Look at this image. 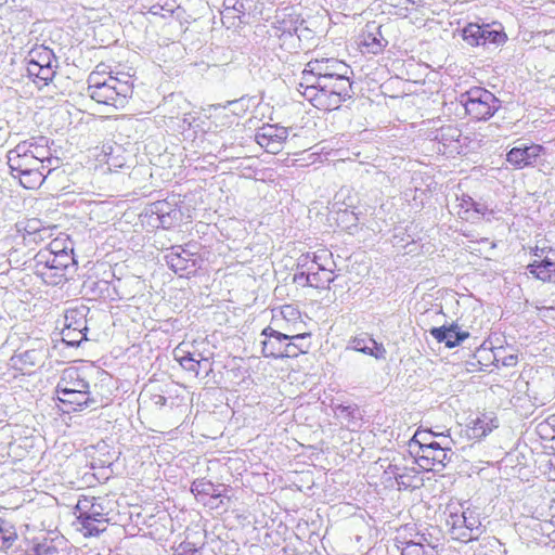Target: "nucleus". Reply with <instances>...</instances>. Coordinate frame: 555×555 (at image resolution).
<instances>
[{"label": "nucleus", "instance_id": "1", "mask_svg": "<svg viewBox=\"0 0 555 555\" xmlns=\"http://www.w3.org/2000/svg\"><path fill=\"white\" fill-rule=\"evenodd\" d=\"M351 67L336 57H317L310 60L300 77L297 91L323 111L338 108L343 102L352 98Z\"/></svg>", "mask_w": 555, "mask_h": 555}, {"label": "nucleus", "instance_id": "57", "mask_svg": "<svg viewBox=\"0 0 555 555\" xmlns=\"http://www.w3.org/2000/svg\"><path fill=\"white\" fill-rule=\"evenodd\" d=\"M306 271L309 272V274H315L317 264H314V262H312V266H309Z\"/></svg>", "mask_w": 555, "mask_h": 555}, {"label": "nucleus", "instance_id": "37", "mask_svg": "<svg viewBox=\"0 0 555 555\" xmlns=\"http://www.w3.org/2000/svg\"><path fill=\"white\" fill-rule=\"evenodd\" d=\"M178 360H179L180 365L184 370L194 373L195 376H197L199 374V369L202 366L209 365L208 359L196 360L192 357L191 353H188L186 356H182Z\"/></svg>", "mask_w": 555, "mask_h": 555}, {"label": "nucleus", "instance_id": "52", "mask_svg": "<svg viewBox=\"0 0 555 555\" xmlns=\"http://www.w3.org/2000/svg\"><path fill=\"white\" fill-rule=\"evenodd\" d=\"M395 479L399 486H403L404 488L411 487V483L406 480V476L404 474L396 473Z\"/></svg>", "mask_w": 555, "mask_h": 555}, {"label": "nucleus", "instance_id": "40", "mask_svg": "<svg viewBox=\"0 0 555 555\" xmlns=\"http://www.w3.org/2000/svg\"><path fill=\"white\" fill-rule=\"evenodd\" d=\"M24 230L28 235H34V241L43 240L46 234L50 232V229L41 228V222L38 219L28 220Z\"/></svg>", "mask_w": 555, "mask_h": 555}, {"label": "nucleus", "instance_id": "4", "mask_svg": "<svg viewBox=\"0 0 555 555\" xmlns=\"http://www.w3.org/2000/svg\"><path fill=\"white\" fill-rule=\"evenodd\" d=\"M447 511L446 525L449 527L452 539L467 543L482 534L480 515L476 509L448 506Z\"/></svg>", "mask_w": 555, "mask_h": 555}, {"label": "nucleus", "instance_id": "16", "mask_svg": "<svg viewBox=\"0 0 555 555\" xmlns=\"http://www.w3.org/2000/svg\"><path fill=\"white\" fill-rule=\"evenodd\" d=\"M387 40L380 33V26L375 23L367 24L359 38V46L363 53L377 54L386 47Z\"/></svg>", "mask_w": 555, "mask_h": 555}, {"label": "nucleus", "instance_id": "53", "mask_svg": "<svg viewBox=\"0 0 555 555\" xmlns=\"http://www.w3.org/2000/svg\"><path fill=\"white\" fill-rule=\"evenodd\" d=\"M517 360H518L517 356L511 354V356H507V357L503 358L502 364L504 366H514V365H516Z\"/></svg>", "mask_w": 555, "mask_h": 555}, {"label": "nucleus", "instance_id": "27", "mask_svg": "<svg viewBox=\"0 0 555 555\" xmlns=\"http://www.w3.org/2000/svg\"><path fill=\"white\" fill-rule=\"evenodd\" d=\"M70 262H64L59 266H55L51 269H44V271H39L38 274H36L38 278H40L46 284L48 285H61L64 282H66V270Z\"/></svg>", "mask_w": 555, "mask_h": 555}, {"label": "nucleus", "instance_id": "24", "mask_svg": "<svg viewBox=\"0 0 555 555\" xmlns=\"http://www.w3.org/2000/svg\"><path fill=\"white\" fill-rule=\"evenodd\" d=\"M499 426L498 418L490 414H481L467 425V436L470 439H481Z\"/></svg>", "mask_w": 555, "mask_h": 555}, {"label": "nucleus", "instance_id": "7", "mask_svg": "<svg viewBox=\"0 0 555 555\" xmlns=\"http://www.w3.org/2000/svg\"><path fill=\"white\" fill-rule=\"evenodd\" d=\"M424 434L417 430L413 437V442L418 443V450L415 452V463L426 472H440L451 461V449L449 446L437 441L423 442L420 438Z\"/></svg>", "mask_w": 555, "mask_h": 555}, {"label": "nucleus", "instance_id": "14", "mask_svg": "<svg viewBox=\"0 0 555 555\" xmlns=\"http://www.w3.org/2000/svg\"><path fill=\"white\" fill-rule=\"evenodd\" d=\"M543 146L539 144L513 147L506 155V160L515 168L521 169L533 165L541 155Z\"/></svg>", "mask_w": 555, "mask_h": 555}, {"label": "nucleus", "instance_id": "9", "mask_svg": "<svg viewBox=\"0 0 555 555\" xmlns=\"http://www.w3.org/2000/svg\"><path fill=\"white\" fill-rule=\"evenodd\" d=\"M431 140L436 142L437 151L443 155L452 156L464 152L465 143H463L462 132L453 125L437 129L433 132Z\"/></svg>", "mask_w": 555, "mask_h": 555}, {"label": "nucleus", "instance_id": "32", "mask_svg": "<svg viewBox=\"0 0 555 555\" xmlns=\"http://www.w3.org/2000/svg\"><path fill=\"white\" fill-rule=\"evenodd\" d=\"M191 491L195 496H198V495H208L211 498L220 496V492L218 491L217 486H215L211 481L206 480L204 478L194 480L191 485Z\"/></svg>", "mask_w": 555, "mask_h": 555}, {"label": "nucleus", "instance_id": "30", "mask_svg": "<svg viewBox=\"0 0 555 555\" xmlns=\"http://www.w3.org/2000/svg\"><path fill=\"white\" fill-rule=\"evenodd\" d=\"M423 541L427 540L422 537L418 541L403 542L401 546V555H434V546L429 543L424 544Z\"/></svg>", "mask_w": 555, "mask_h": 555}, {"label": "nucleus", "instance_id": "28", "mask_svg": "<svg viewBox=\"0 0 555 555\" xmlns=\"http://www.w3.org/2000/svg\"><path fill=\"white\" fill-rule=\"evenodd\" d=\"M13 177L20 179V183L25 188L29 190H34L36 188H39L43 181L47 179V175L43 173L42 170L38 169H30L25 172H18L14 173Z\"/></svg>", "mask_w": 555, "mask_h": 555}, {"label": "nucleus", "instance_id": "19", "mask_svg": "<svg viewBox=\"0 0 555 555\" xmlns=\"http://www.w3.org/2000/svg\"><path fill=\"white\" fill-rule=\"evenodd\" d=\"M347 349L362 352L377 360H384L387 353L383 344L377 343L367 335L352 337L348 343Z\"/></svg>", "mask_w": 555, "mask_h": 555}, {"label": "nucleus", "instance_id": "8", "mask_svg": "<svg viewBox=\"0 0 555 555\" xmlns=\"http://www.w3.org/2000/svg\"><path fill=\"white\" fill-rule=\"evenodd\" d=\"M168 267L180 276L194 274L201 267V257L189 249V246H172L165 255Z\"/></svg>", "mask_w": 555, "mask_h": 555}, {"label": "nucleus", "instance_id": "23", "mask_svg": "<svg viewBox=\"0 0 555 555\" xmlns=\"http://www.w3.org/2000/svg\"><path fill=\"white\" fill-rule=\"evenodd\" d=\"M527 270L542 282L555 283V251L545 256V259L533 260L527 266Z\"/></svg>", "mask_w": 555, "mask_h": 555}, {"label": "nucleus", "instance_id": "18", "mask_svg": "<svg viewBox=\"0 0 555 555\" xmlns=\"http://www.w3.org/2000/svg\"><path fill=\"white\" fill-rule=\"evenodd\" d=\"M273 323L287 332L300 331L304 322L301 320L300 311L293 305L282 306L276 312L273 313Z\"/></svg>", "mask_w": 555, "mask_h": 555}, {"label": "nucleus", "instance_id": "15", "mask_svg": "<svg viewBox=\"0 0 555 555\" xmlns=\"http://www.w3.org/2000/svg\"><path fill=\"white\" fill-rule=\"evenodd\" d=\"M261 336L264 337L261 341L262 356L275 359L283 358V341L288 339V333H282L271 326H267L262 330Z\"/></svg>", "mask_w": 555, "mask_h": 555}, {"label": "nucleus", "instance_id": "11", "mask_svg": "<svg viewBox=\"0 0 555 555\" xmlns=\"http://www.w3.org/2000/svg\"><path fill=\"white\" fill-rule=\"evenodd\" d=\"M287 137V128L279 125L266 124L257 129L255 140L268 153L276 154L282 150Z\"/></svg>", "mask_w": 555, "mask_h": 555}, {"label": "nucleus", "instance_id": "3", "mask_svg": "<svg viewBox=\"0 0 555 555\" xmlns=\"http://www.w3.org/2000/svg\"><path fill=\"white\" fill-rule=\"evenodd\" d=\"M107 500L104 498L82 496L76 508L81 531L85 535H99L105 531L108 524Z\"/></svg>", "mask_w": 555, "mask_h": 555}, {"label": "nucleus", "instance_id": "33", "mask_svg": "<svg viewBox=\"0 0 555 555\" xmlns=\"http://www.w3.org/2000/svg\"><path fill=\"white\" fill-rule=\"evenodd\" d=\"M483 25L469 23L462 29L463 40L472 46L479 47L482 39Z\"/></svg>", "mask_w": 555, "mask_h": 555}, {"label": "nucleus", "instance_id": "26", "mask_svg": "<svg viewBox=\"0 0 555 555\" xmlns=\"http://www.w3.org/2000/svg\"><path fill=\"white\" fill-rule=\"evenodd\" d=\"M173 103L181 109V116L178 125L181 131H186L191 128L192 124L196 120V114L193 112L192 104L181 94L176 95Z\"/></svg>", "mask_w": 555, "mask_h": 555}, {"label": "nucleus", "instance_id": "56", "mask_svg": "<svg viewBox=\"0 0 555 555\" xmlns=\"http://www.w3.org/2000/svg\"><path fill=\"white\" fill-rule=\"evenodd\" d=\"M422 431H423V433H426V434H424V435L420 438V440H422L423 442H428V441H427V436H428V435L438 436V434H434V433H431V431H427V430H422Z\"/></svg>", "mask_w": 555, "mask_h": 555}, {"label": "nucleus", "instance_id": "45", "mask_svg": "<svg viewBox=\"0 0 555 555\" xmlns=\"http://www.w3.org/2000/svg\"><path fill=\"white\" fill-rule=\"evenodd\" d=\"M251 0H237V3L234 8H232L234 12V21L238 20L240 23H244V17L246 13L251 10Z\"/></svg>", "mask_w": 555, "mask_h": 555}, {"label": "nucleus", "instance_id": "10", "mask_svg": "<svg viewBox=\"0 0 555 555\" xmlns=\"http://www.w3.org/2000/svg\"><path fill=\"white\" fill-rule=\"evenodd\" d=\"M146 215L154 222H157V227L163 229H170L178 224L183 217L181 209L178 207L176 202H169L167 199L156 201L149 205L146 208Z\"/></svg>", "mask_w": 555, "mask_h": 555}, {"label": "nucleus", "instance_id": "39", "mask_svg": "<svg viewBox=\"0 0 555 555\" xmlns=\"http://www.w3.org/2000/svg\"><path fill=\"white\" fill-rule=\"evenodd\" d=\"M86 338V332H82L78 327H68L62 331V340L68 346H78Z\"/></svg>", "mask_w": 555, "mask_h": 555}, {"label": "nucleus", "instance_id": "50", "mask_svg": "<svg viewBox=\"0 0 555 555\" xmlns=\"http://www.w3.org/2000/svg\"><path fill=\"white\" fill-rule=\"evenodd\" d=\"M313 256L312 253L302 254L297 260V270H307L309 266H312Z\"/></svg>", "mask_w": 555, "mask_h": 555}, {"label": "nucleus", "instance_id": "46", "mask_svg": "<svg viewBox=\"0 0 555 555\" xmlns=\"http://www.w3.org/2000/svg\"><path fill=\"white\" fill-rule=\"evenodd\" d=\"M198 551L197 543L183 541L175 548V555H197Z\"/></svg>", "mask_w": 555, "mask_h": 555}, {"label": "nucleus", "instance_id": "43", "mask_svg": "<svg viewBox=\"0 0 555 555\" xmlns=\"http://www.w3.org/2000/svg\"><path fill=\"white\" fill-rule=\"evenodd\" d=\"M176 95L177 94H170L168 98L165 99L163 105V109L170 120L180 119L181 116V109L178 108L176 103H173V99L176 98Z\"/></svg>", "mask_w": 555, "mask_h": 555}, {"label": "nucleus", "instance_id": "48", "mask_svg": "<svg viewBox=\"0 0 555 555\" xmlns=\"http://www.w3.org/2000/svg\"><path fill=\"white\" fill-rule=\"evenodd\" d=\"M312 280H315V276L309 274V272H307L306 270H297V272L294 275V282L304 287H312Z\"/></svg>", "mask_w": 555, "mask_h": 555}, {"label": "nucleus", "instance_id": "47", "mask_svg": "<svg viewBox=\"0 0 555 555\" xmlns=\"http://www.w3.org/2000/svg\"><path fill=\"white\" fill-rule=\"evenodd\" d=\"M237 3V0H224L223 1V10L221 11V16H222V21L223 23H225V21H230L232 20V22L230 23L231 25H234V12L232 10V8H234Z\"/></svg>", "mask_w": 555, "mask_h": 555}, {"label": "nucleus", "instance_id": "36", "mask_svg": "<svg viewBox=\"0 0 555 555\" xmlns=\"http://www.w3.org/2000/svg\"><path fill=\"white\" fill-rule=\"evenodd\" d=\"M27 555H60L53 540L43 539L27 551Z\"/></svg>", "mask_w": 555, "mask_h": 555}, {"label": "nucleus", "instance_id": "17", "mask_svg": "<svg viewBox=\"0 0 555 555\" xmlns=\"http://www.w3.org/2000/svg\"><path fill=\"white\" fill-rule=\"evenodd\" d=\"M73 257L64 249L55 251L49 248L39 250L34 258V273L51 269L64 262H72Z\"/></svg>", "mask_w": 555, "mask_h": 555}, {"label": "nucleus", "instance_id": "42", "mask_svg": "<svg viewBox=\"0 0 555 555\" xmlns=\"http://www.w3.org/2000/svg\"><path fill=\"white\" fill-rule=\"evenodd\" d=\"M288 339H294L297 343V349L300 353H307L311 347L310 333H296V332H287Z\"/></svg>", "mask_w": 555, "mask_h": 555}, {"label": "nucleus", "instance_id": "21", "mask_svg": "<svg viewBox=\"0 0 555 555\" xmlns=\"http://www.w3.org/2000/svg\"><path fill=\"white\" fill-rule=\"evenodd\" d=\"M56 389H75L90 391V385L86 379L85 372L78 367L70 366L62 372Z\"/></svg>", "mask_w": 555, "mask_h": 555}, {"label": "nucleus", "instance_id": "54", "mask_svg": "<svg viewBox=\"0 0 555 555\" xmlns=\"http://www.w3.org/2000/svg\"><path fill=\"white\" fill-rule=\"evenodd\" d=\"M463 206L466 207V211H468L470 208H474V210L477 212L480 211L477 207V204L470 197H467V199L463 198Z\"/></svg>", "mask_w": 555, "mask_h": 555}, {"label": "nucleus", "instance_id": "41", "mask_svg": "<svg viewBox=\"0 0 555 555\" xmlns=\"http://www.w3.org/2000/svg\"><path fill=\"white\" fill-rule=\"evenodd\" d=\"M313 275L315 276V280H312V287L320 288V289L327 288L330 286V284L335 279L334 270H330V271L317 270L315 274H313Z\"/></svg>", "mask_w": 555, "mask_h": 555}, {"label": "nucleus", "instance_id": "22", "mask_svg": "<svg viewBox=\"0 0 555 555\" xmlns=\"http://www.w3.org/2000/svg\"><path fill=\"white\" fill-rule=\"evenodd\" d=\"M334 416L349 430L360 427L362 418L359 406L356 403L332 405Z\"/></svg>", "mask_w": 555, "mask_h": 555}, {"label": "nucleus", "instance_id": "13", "mask_svg": "<svg viewBox=\"0 0 555 555\" xmlns=\"http://www.w3.org/2000/svg\"><path fill=\"white\" fill-rule=\"evenodd\" d=\"M29 147L30 145L18 143L8 152V165L12 175L39 168L40 162L34 159L27 152Z\"/></svg>", "mask_w": 555, "mask_h": 555}, {"label": "nucleus", "instance_id": "20", "mask_svg": "<svg viewBox=\"0 0 555 555\" xmlns=\"http://www.w3.org/2000/svg\"><path fill=\"white\" fill-rule=\"evenodd\" d=\"M430 334L438 343H444L447 348L459 346L469 336L468 332L462 331L456 324H452L449 327H433Z\"/></svg>", "mask_w": 555, "mask_h": 555}, {"label": "nucleus", "instance_id": "5", "mask_svg": "<svg viewBox=\"0 0 555 555\" xmlns=\"http://www.w3.org/2000/svg\"><path fill=\"white\" fill-rule=\"evenodd\" d=\"M28 77L39 87L48 86L52 81L59 67L54 52L46 46L31 48L26 57Z\"/></svg>", "mask_w": 555, "mask_h": 555}, {"label": "nucleus", "instance_id": "29", "mask_svg": "<svg viewBox=\"0 0 555 555\" xmlns=\"http://www.w3.org/2000/svg\"><path fill=\"white\" fill-rule=\"evenodd\" d=\"M88 309L86 307H80L77 309H69L66 311L65 314V327L64 328H72V327H78L82 332H87V315Z\"/></svg>", "mask_w": 555, "mask_h": 555}, {"label": "nucleus", "instance_id": "12", "mask_svg": "<svg viewBox=\"0 0 555 555\" xmlns=\"http://www.w3.org/2000/svg\"><path fill=\"white\" fill-rule=\"evenodd\" d=\"M57 400L62 403L64 413L81 411L98 403L90 391L75 389H56Z\"/></svg>", "mask_w": 555, "mask_h": 555}, {"label": "nucleus", "instance_id": "38", "mask_svg": "<svg viewBox=\"0 0 555 555\" xmlns=\"http://www.w3.org/2000/svg\"><path fill=\"white\" fill-rule=\"evenodd\" d=\"M538 435L544 440H555V415H551L537 425Z\"/></svg>", "mask_w": 555, "mask_h": 555}, {"label": "nucleus", "instance_id": "55", "mask_svg": "<svg viewBox=\"0 0 555 555\" xmlns=\"http://www.w3.org/2000/svg\"><path fill=\"white\" fill-rule=\"evenodd\" d=\"M154 401H155V404L163 406V405H166L167 398L162 395H158V396L154 397Z\"/></svg>", "mask_w": 555, "mask_h": 555}, {"label": "nucleus", "instance_id": "25", "mask_svg": "<svg viewBox=\"0 0 555 555\" xmlns=\"http://www.w3.org/2000/svg\"><path fill=\"white\" fill-rule=\"evenodd\" d=\"M21 144L30 145L28 149V153L30 156H33L34 159H37L38 162H42L43 159H47L48 156H50L51 149H50V139L43 135L38 137H31L25 141L20 142Z\"/></svg>", "mask_w": 555, "mask_h": 555}, {"label": "nucleus", "instance_id": "49", "mask_svg": "<svg viewBox=\"0 0 555 555\" xmlns=\"http://www.w3.org/2000/svg\"><path fill=\"white\" fill-rule=\"evenodd\" d=\"M299 354L300 352L297 349V343H295L294 339L283 341V358H295Z\"/></svg>", "mask_w": 555, "mask_h": 555}, {"label": "nucleus", "instance_id": "2", "mask_svg": "<svg viewBox=\"0 0 555 555\" xmlns=\"http://www.w3.org/2000/svg\"><path fill=\"white\" fill-rule=\"evenodd\" d=\"M127 75L121 77L111 74L103 78L98 72H93L88 77V95L98 102L113 109L124 108L133 92V85Z\"/></svg>", "mask_w": 555, "mask_h": 555}, {"label": "nucleus", "instance_id": "51", "mask_svg": "<svg viewBox=\"0 0 555 555\" xmlns=\"http://www.w3.org/2000/svg\"><path fill=\"white\" fill-rule=\"evenodd\" d=\"M552 251H555L554 249L552 248H546V247H539L537 246L532 253H533V256L535 257L534 260H542V259H545V256H548L550 253Z\"/></svg>", "mask_w": 555, "mask_h": 555}, {"label": "nucleus", "instance_id": "31", "mask_svg": "<svg viewBox=\"0 0 555 555\" xmlns=\"http://www.w3.org/2000/svg\"><path fill=\"white\" fill-rule=\"evenodd\" d=\"M17 540L15 527L9 521L0 519V551H8L13 547Z\"/></svg>", "mask_w": 555, "mask_h": 555}, {"label": "nucleus", "instance_id": "35", "mask_svg": "<svg viewBox=\"0 0 555 555\" xmlns=\"http://www.w3.org/2000/svg\"><path fill=\"white\" fill-rule=\"evenodd\" d=\"M506 40V35L502 30L492 29L490 25H483L482 39L480 46L489 44L500 46Z\"/></svg>", "mask_w": 555, "mask_h": 555}, {"label": "nucleus", "instance_id": "44", "mask_svg": "<svg viewBox=\"0 0 555 555\" xmlns=\"http://www.w3.org/2000/svg\"><path fill=\"white\" fill-rule=\"evenodd\" d=\"M62 164L61 158L53 156L52 154L48 156L47 159L40 162L39 169L47 175V178L52 175L56 169L60 168Z\"/></svg>", "mask_w": 555, "mask_h": 555}, {"label": "nucleus", "instance_id": "34", "mask_svg": "<svg viewBox=\"0 0 555 555\" xmlns=\"http://www.w3.org/2000/svg\"><path fill=\"white\" fill-rule=\"evenodd\" d=\"M313 262L317 264V270L330 271L336 268L333 260V255L328 249H319L312 253Z\"/></svg>", "mask_w": 555, "mask_h": 555}, {"label": "nucleus", "instance_id": "6", "mask_svg": "<svg viewBox=\"0 0 555 555\" xmlns=\"http://www.w3.org/2000/svg\"><path fill=\"white\" fill-rule=\"evenodd\" d=\"M459 102L465 113L475 120H487L500 108V101L489 90L474 87L462 93Z\"/></svg>", "mask_w": 555, "mask_h": 555}]
</instances>
